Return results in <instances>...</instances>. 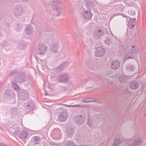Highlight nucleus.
I'll use <instances>...</instances> for the list:
<instances>
[{
  "instance_id": "nucleus-8",
  "label": "nucleus",
  "mask_w": 146,
  "mask_h": 146,
  "mask_svg": "<svg viewBox=\"0 0 146 146\" xmlns=\"http://www.w3.org/2000/svg\"><path fill=\"white\" fill-rule=\"evenodd\" d=\"M75 129L73 127H69L66 129V136L68 138L72 137L74 133Z\"/></svg>"
},
{
  "instance_id": "nucleus-5",
  "label": "nucleus",
  "mask_w": 146,
  "mask_h": 146,
  "mask_svg": "<svg viewBox=\"0 0 146 146\" xmlns=\"http://www.w3.org/2000/svg\"><path fill=\"white\" fill-rule=\"evenodd\" d=\"M23 12V7L20 6H17L15 7L13 13L15 16L18 17L21 16Z\"/></svg>"
},
{
  "instance_id": "nucleus-25",
  "label": "nucleus",
  "mask_w": 146,
  "mask_h": 146,
  "mask_svg": "<svg viewBox=\"0 0 146 146\" xmlns=\"http://www.w3.org/2000/svg\"><path fill=\"white\" fill-rule=\"evenodd\" d=\"M104 42L108 45L110 46L113 43V40L110 38H107L104 41Z\"/></svg>"
},
{
  "instance_id": "nucleus-50",
  "label": "nucleus",
  "mask_w": 146,
  "mask_h": 146,
  "mask_svg": "<svg viewBox=\"0 0 146 146\" xmlns=\"http://www.w3.org/2000/svg\"><path fill=\"white\" fill-rule=\"evenodd\" d=\"M79 146H84L83 145H79Z\"/></svg>"
},
{
  "instance_id": "nucleus-11",
  "label": "nucleus",
  "mask_w": 146,
  "mask_h": 146,
  "mask_svg": "<svg viewBox=\"0 0 146 146\" xmlns=\"http://www.w3.org/2000/svg\"><path fill=\"white\" fill-rule=\"evenodd\" d=\"M85 121L84 116L82 115H78L75 118L76 123L78 125H80L84 123Z\"/></svg>"
},
{
  "instance_id": "nucleus-42",
  "label": "nucleus",
  "mask_w": 146,
  "mask_h": 146,
  "mask_svg": "<svg viewBox=\"0 0 146 146\" xmlns=\"http://www.w3.org/2000/svg\"><path fill=\"white\" fill-rule=\"evenodd\" d=\"M61 88L62 89L64 90H66L67 89L64 86H62L61 87Z\"/></svg>"
},
{
  "instance_id": "nucleus-46",
  "label": "nucleus",
  "mask_w": 146,
  "mask_h": 146,
  "mask_svg": "<svg viewBox=\"0 0 146 146\" xmlns=\"http://www.w3.org/2000/svg\"><path fill=\"white\" fill-rule=\"evenodd\" d=\"M131 67L132 68V70H134V67L133 66H131Z\"/></svg>"
},
{
  "instance_id": "nucleus-26",
  "label": "nucleus",
  "mask_w": 146,
  "mask_h": 146,
  "mask_svg": "<svg viewBox=\"0 0 146 146\" xmlns=\"http://www.w3.org/2000/svg\"><path fill=\"white\" fill-rule=\"evenodd\" d=\"M65 146H75V145L73 142L68 141L66 143Z\"/></svg>"
},
{
  "instance_id": "nucleus-36",
  "label": "nucleus",
  "mask_w": 146,
  "mask_h": 146,
  "mask_svg": "<svg viewBox=\"0 0 146 146\" xmlns=\"http://www.w3.org/2000/svg\"><path fill=\"white\" fill-rule=\"evenodd\" d=\"M12 85L15 90H16L17 88H18L17 84L14 82H13L12 83Z\"/></svg>"
},
{
  "instance_id": "nucleus-2",
  "label": "nucleus",
  "mask_w": 146,
  "mask_h": 146,
  "mask_svg": "<svg viewBox=\"0 0 146 146\" xmlns=\"http://www.w3.org/2000/svg\"><path fill=\"white\" fill-rule=\"evenodd\" d=\"M9 76L14 77L15 81L18 83H21L25 80L26 76L25 74L23 72H19L16 70L11 71L9 74Z\"/></svg>"
},
{
  "instance_id": "nucleus-28",
  "label": "nucleus",
  "mask_w": 146,
  "mask_h": 146,
  "mask_svg": "<svg viewBox=\"0 0 146 146\" xmlns=\"http://www.w3.org/2000/svg\"><path fill=\"white\" fill-rule=\"evenodd\" d=\"M22 25L21 24H17L16 26V30L18 31H21L22 28Z\"/></svg>"
},
{
  "instance_id": "nucleus-6",
  "label": "nucleus",
  "mask_w": 146,
  "mask_h": 146,
  "mask_svg": "<svg viewBox=\"0 0 146 146\" xmlns=\"http://www.w3.org/2000/svg\"><path fill=\"white\" fill-rule=\"evenodd\" d=\"M58 78V81L60 82L66 83L69 80L68 75L64 73L59 75Z\"/></svg>"
},
{
  "instance_id": "nucleus-20",
  "label": "nucleus",
  "mask_w": 146,
  "mask_h": 146,
  "mask_svg": "<svg viewBox=\"0 0 146 146\" xmlns=\"http://www.w3.org/2000/svg\"><path fill=\"white\" fill-rule=\"evenodd\" d=\"M28 135V134L27 131H23L20 133L19 137L21 139L25 140L27 138Z\"/></svg>"
},
{
  "instance_id": "nucleus-24",
  "label": "nucleus",
  "mask_w": 146,
  "mask_h": 146,
  "mask_svg": "<svg viewBox=\"0 0 146 146\" xmlns=\"http://www.w3.org/2000/svg\"><path fill=\"white\" fill-rule=\"evenodd\" d=\"M83 102L85 103H88L96 102V100L91 98H88L83 100Z\"/></svg>"
},
{
  "instance_id": "nucleus-21",
  "label": "nucleus",
  "mask_w": 146,
  "mask_h": 146,
  "mask_svg": "<svg viewBox=\"0 0 146 146\" xmlns=\"http://www.w3.org/2000/svg\"><path fill=\"white\" fill-rule=\"evenodd\" d=\"M26 33L27 35H30L32 34L33 32V29L31 25L27 26L26 29Z\"/></svg>"
},
{
  "instance_id": "nucleus-1",
  "label": "nucleus",
  "mask_w": 146,
  "mask_h": 146,
  "mask_svg": "<svg viewBox=\"0 0 146 146\" xmlns=\"http://www.w3.org/2000/svg\"><path fill=\"white\" fill-rule=\"evenodd\" d=\"M44 37L46 40V43L48 42V44L52 43L50 52L48 54V56L50 57L58 52L61 41L57 37L56 34L53 33L46 34L45 35Z\"/></svg>"
},
{
  "instance_id": "nucleus-51",
  "label": "nucleus",
  "mask_w": 146,
  "mask_h": 146,
  "mask_svg": "<svg viewBox=\"0 0 146 146\" xmlns=\"http://www.w3.org/2000/svg\"><path fill=\"white\" fill-rule=\"evenodd\" d=\"M47 95V94H45V96H46V95Z\"/></svg>"
},
{
  "instance_id": "nucleus-43",
  "label": "nucleus",
  "mask_w": 146,
  "mask_h": 146,
  "mask_svg": "<svg viewBox=\"0 0 146 146\" xmlns=\"http://www.w3.org/2000/svg\"><path fill=\"white\" fill-rule=\"evenodd\" d=\"M16 129H19V128H13V130H15Z\"/></svg>"
},
{
  "instance_id": "nucleus-27",
  "label": "nucleus",
  "mask_w": 146,
  "mask_h": 146,
  "mask_svg": "<svg viewBox=\"0 0 146 146\" xmlns=\"http://www.w3.org/2000/svg\"><path fill=\"white\" fill-rule=\"evenodd\" d=\"M133 56L132 54L129 55V54H126L124 57V59L126 60L128 59L133 58Z\"/></svg>"
},
{
  "instance_id": "nucleus-13",
  "label": "nucleus",
  "mask_w": 146,
  "mask_h": 146,
  "mask_svg": "<svg viewBox=\"0 0 146 146\" xmlns=\"http://www.w3.org/2000/svg\"><path fill=\"white\" fill-rule=\"evenodd\" d=\"M104 34V30L101 29H98L96 30L94 34V36L96 38L100 37Z\"/></svg>"
},
{
  "instance_id": "nucleus-4",
  "label": "nucleus",
  "mask_w": 146,
  "mask_h": 146,
  "mask_svg": "<svg viewBox=\"0 0 146 146\" xmlns=\"http://www.w3.org/2000/svg\"><path fill=\"white\" fill-rule=\"evenodd\" d=\"M47 50V47L43 43L39 44L37 46V52L38 54L44 55Z\"/></svg>"
},
{
  "instance_id": "nucleus-38",
  "label": "nucleus",
  "mask_w": 146,
  "mask_h": 146,
  "mask_svg": "<svg viewBox=\"0 0 146 146\" xmlns=\"http://www.w3.org/2000/svg\"><path fill=\"white\" fill-rule=\"evenodd\" d=\"M124 78L123 76H120L119 77L118 81L120 82H122L123 81Z\"/></svg>"
},
{
  "instance_id": "nucleus-32",
  "label": "nucleus",
  "mask_w": 146,
  "mask_h": 146,
  "mask_svg": "<svg viewBox=\"0 0 146 146\" xmlns=\"http://www.w3.org/2000/svg\"><path fill=\"white\" fill-rule=\"evenodd\" d=\"M132 48L131 49V53H136L137 52V49H136L135 48V49L134 48V46H132L131 47Z\"/></svg>"
},
{
  "instance_id": "nucleus-31",
  "label": "nucleus",
  "mask_w": 146,
  "mask_h": 146,
  "mask_svg": "<svg viewBox=\"0 0 146 146\" xmlns=\"http://www.w3.org/2000/svg\"><path fill=\"white\" fill-rule=\"evenodd\" d=\"M93 3L91 2H89L86 4V6H89V8L88 7V9H90L91 8L93 7Z\"/></svg>"
},
{
  "instance_id": "nucleus-41",
  "label": "nucleus",
  "mask_w": 146,
  "mask_h": 146,
  "mask_svg": "<svg viewBox=\"0 0 146 146\" xmlns=\"http://www.w3.org/2000/svg\"><path fill=\"white\" fill-rule=\"evenodd\" d=\"M0 146H9V145L7 144H5L1 143H0Z\"/></svg>"
},
{
  "instance_id": "nucleus-47",
  "label": "nucleus",
  "mask_w": 146,
  "mask_h": 146,
  "mask_svg": "<svg viewBox=\"0 0 146 146\" xmlns=\"http://www.w3.org/2000/svg\"><path fill=\"white\" fill-rule=\"evenodd\" d=\"M97 102L98 103H100V100H99Z\"/></svg>"
},
{
  "instance_id": "nucleus-48",
  "label": "nucleus",
  "mask_w": 146,
  "mask_h": 146,
  "mask_svg": "<svg viewBox=\"0 0 146 146\" xmlns=\"http://www.w3.org/2000/svg\"><path fill=\"white\" fill-rule=\"evenodd\" d=\"M33 19H32V21H31V23H33V24H34L33 23H32V20H33Z\"/></svg>"
},
{
  "instance_id": "nucleus-22",
  "label": "nucleus",
  "mask_w": 146,
  "mask_h": 146,
  "mask_svg": "<svg viewBox=\"0 0 146 146\" xmlns=\"http://www.w3.org/2000/svg\"><path fill=\"white\" fill-rule=\"evenodd\" d=\"M135 18L131 19L129 20V26L130 28H133L135 25Z\"/></svg>"
},
{
  "instance_id": "nucleus-7",
  "label": "nucleus",
  "mask_w": 146,
  "mask_h": 146,
  "mask_svg": "<svg viewBox=\"0 0 146 146\" xmlns=\"http://www.w3.org/2000/svg\"><path fill=\"white\" fill-rule=\"evenodd\" d=\"M105 50L104 48L101 46H100L96 48L95 53L96 56L98 57L103 56L105 53Z\"/></svg>"
},
{
  "instance_id": "nucleus-17",
  "label": "nucleus",
  "mask_w": 146,
  "mask_h": 146,
  "mask_svg": "<svg viewBox=\"0 0 146 146\" xmlns=\"http://www.w3.org/2000/svg\"><path fill=\"white\" fill-rule=\"evenodd\" d=\"M68 115L66 112H63L59 115V119L61 121H65L67 118Z\"/></svg>"
},
{
  "instance_id": "nucleus-37",
  "label": "nucleus",
  "mask_w": 146,
  "mask_h": 146,
  "mask_svg": "<svg viewBox=\"0 0 146 146\" xmlns=\"http://www.w3.org/2000/svg\"><path fill=\"white\" fill-rule=\"evenodd\" d=\"M64 106H66L67 107H80V105H66L65 104H63Z\"/></svg>"
},
{
  "instance_id": "nucleus-39",
  "label": "nucleus",
  "mask_w": 146,
  "mask_h": 146,
  "mask_svg": "<svg viewBox=\"0 0 146 146\" xmlns=\"http://www.w3.org/2000/svg\"><path fill=\"white\" fill-rule=\"evenodd\" d=\"M54 131H57L59 134H60L61 133V131L59 129H58V128L55 129L54 130Z\"/></svg>"
},
{
  "instance_id": "nucleus-34",
  "label": "nucleus",
  "mask_w": 146,
  "mask_h": 146,
  "mask_svg": "<svg viewBox=\"0 0 146 146\" xmlns=\"http://www.w3.org/2000/svg\"><path fill=\"white\" fill-rule=\"evenodd\" d=\"M66 53H67L66 50H62V52H61V55L62 57H64L66 55Z\"/></svg>"
},
{
  "instance_id": "nucleus-12",
  "label": "nucleus",
  "mask_w": 146,
  "mask_h": 146,
  "mask_svg": "<svg viewBox=\"0 0 146 146\" xmlns=\"http://www.w3.org/2000/svg\"><path fill=\"white\" fill-rule=\"evenodd\" d=\"M92 14L90 10L84 11L82 13V16L83 18L86 19H89L91 18Z\"/></svg>"
},
{
  "instance_id": "nucleus-23",
  "label": "nucleus",
  "mask_w": 146,
  "mask_h": 146,
  "mask_svg": "<svg viewBox=\"0 0 146 146\" xmlns=\"http://www.w3.org/2000/svg\"><path fill=\"white\" fill-rule=\"evenodd\" d=\"M41 141V139L38 136H35L33 137V142L36 145L39 144Z\"/></svg>"
},
{
  "instance_id": "nucleus-33",
  "label": "nucleus",
  "mask_w": 146,
  "mask_h": 146,
  "mask_svg": "<svg viewBox=\"0 0 146 146\" xmlns=\"http://www.w3.org/2000/svg\"><path fill=\"white\" fill-rule=\"evenodd\" d=\"M89 80V79H82L81 80L80 82L82 84H84L86 83Z\"/></svg>"
},
{
  "instance_id": "nucleus-18",
  "label": "nucleus",
  "mask_w": 146,
  "mask_h": 146,
  "mask_svg": "<svg viewBox=\"0 0 146 146\" xmlns=\"http://www.w3.org/2000/svg\"><path fill=\"white\" fill-rule=\"evenodd\" d=\"M35 107V105L33 102L32 101H29L27 102L25 106L26 109L29 110H32L34 109Z\"/></svg>"
},
{
  "instance_id": "nucleus-16",
  "label": "nucleus",
  "mask_w": 146,
  "mask_h": 146,
  "mask_svg": "<svg viewBox=\"0 0 146 146\" xmlns=\"http://www.w3.org/2000/svg\"><path fill=\"white\" fill-rule=\"evenodd\" d=\"M69 64L67 61H66L64 63L60 65L56 69V72H58L60 71L63 70Z\"/></svg>"
},
{
  "instance_id": "nucleus-45",
  "label": "nucleus",
  "mask_w": 146,
  "mask_h": 146,
  "mask_svg": "<svg viewBox=\"0 0 146 146\" xmlns=\"http://www.w3.org/2000/svg\"><path fill=\"white\" fill-rule=\"evenodd\" d=\"M18 132H19V131H16L15 132H14V133L16 134H17Z\"/></svg>"
},
{
  "instance_id": "nucleus-35",
  "label": "nucleus",
  "mask_w": 146,
  "mask_h": 146,
  "mask_svg": "<svg viewBox=\"0 0 146 146\" xmlns=\"http://www.w3.org/2000/svg\"><path fill=\"white\" fill-rule=\"evenodd\" d=\"M25 47V45H23V43H21L19 45V47L20 49H23Z\"/></svg>"
},
{
  "instance_id": "nucleus-29",
  "label": "nucleus",
  "mask_w": 146,
  "mask_h": 146,
  "mask_svg": "<svg viewBox=\"0 0 146 146\" xmlns=\"http://www.w3.org/2000/svg\"><path fill=\"white\" fill-rule=\"evenodd\" d=\"M123 8V6L121 5H119L118 6H116V8L117 9V10L120 11H122Z\"/></svg>"
},
{
  "instance_id": "nucleus-30",
  "label": "nucleus",
  "mask_w": 146,
  "mask_h": 146,
  "mask_svg": "<svg viewBox=\"0 0 146 146\" xmlns=\"http://www.w3.org/2000/svg\"><path fill=\"white\" fill-rule=\"evenodd\" d=\"M119 142L120 141L119 139H115L114 140V143L113 146H117V145L119 143Z\"/></svg>"
},
{
  "instance_id": "nucleus-49",
  "label": "nucleus",
  "mask_w": 146,
  "mask_h": 146,
  "mask_svg": "<svg viewBox=\"0 0 146 146\" xmlns=\"http://www.w3.org/2000/svg\"><path fill=\"white\" fill-rule=\"evenodd\" d=\"M144 116H146V113H145L144 114Z\"/></svg>"
},
{
  "instance_id": "nucleus-10",
  "label": "nucleus",
  "mask_w": 146,
  "mask_h": 146,
  "mask_svg": "<svg viewBox=\"0 0 146 146\" xmlns=\"http://www.w3.org/2000/svg\"><path fill=\"white\" fill-rule=\"evenodd\" d=\"M127 143L130 145H139L141 144V141L139 138L135 139H129L127 140Z\"/></svg>"
},
{
  "instance_id": "nucleus-3",
  "label": "nucleus",
  "mask_w": 146,
  "mask_h": 146,
  "mask_svg": "<svg viewBox=\"0 0 146 146\" xmlns=\"http://www.w3.org/2000/svg\"><path fill=\"white\" fill-rule=\"evenodd\" d=\"M52 4V8L56 16H59L63 11L62 4L58 0H53Z\"/></svg>"
},
{
  "instance_id": "nucleus-44",
  "label": "nucleus",
  "mask_w": 146,
  "mask_h": 146,
  "mask_svg": "<svg viewBox=\"0 0 146 146\" xmlns=\"http://www.w3.org/2000/svg\"><path fill=\"white\" fill-rule=\"evenodd\" d=\"M85 65H86L88 67H89L90 66V65L86 63L85 64Z\"/></svg>"
},
{
  "instance_id": "nucleus-15",
  "label": "nucleus",
  "mask_w": 146,
  "mask_h": 146,
  "mask_svg": "<svg viewBox=\"0 0 146 146\" xmlns=\"http://www.w3.org/2000/svg\"><path fill=\"white\" fill-rule=\"evenodd\" d=\"M6 97L9 98L10 99H12L15 96V94L13 91L6 90L5 91Z\"/></svg>"
},
{
  "instance_id": "nucleus-40",
  "label": "nucleus",
  "mask_w": 146,
  "mask_h": 146,
  "mask_svg": "<svg viewBox=\"0 0 146 146\" xmlns=\"http://www.w3.org/2000/svg\"><path fill=\"white\" fill-rule=\"evenodd\" d=\"M1 45L3 47H4L5 46L7 45V42H3L1 44Z\"/></svg>"
},
{
  "instance_id": "nucleus-19",
  "label": "nucleus",
  "mask_w": 146,
  "mask_h": 146,
  "mask_svg": "<svg viewBox=\"0 0 146 146\" xmlns=\"http://www.w3.org/2000/svg\"><path fill=\"white\" fill-rule=\"evenodd\" d=\"M139 85V84L137 81H132L130 82L129 87L131 89H135L138 88Z\"/></svg>"
},
{
  "instance_id": "nucleus-14",
  "label": "nucleus",
  "mask_w": 146,
  "mask_h": 146,
  "mask_svg": "<svg viewBox=\"0 0 146 146\" xmlns=\"http://www.w3.org/2000/svg\"><path fill=\"white\" fill-rule=\"evenodd\" d=\"M19 96L21 100H25L28 98L29 93L25 91H23L20 94Z\"/></svg>"
},
{
  "instance_id": "nucleus-9",
  "label": "nucleus",
  "mask_w": 146,
  "mask_h": 146,
  "mask_svg": "<svg viewBox=\"0 0 146 146\" xmlns=\"http://www.w3.org/2000/svg\"><path fill=\"white\" fill-rule=\"evenodd\" d=\"M120 62L118 60H113L111 62L110 67L113 70L118 69L119 67Z\"/></svg>"
}]
</instances>
